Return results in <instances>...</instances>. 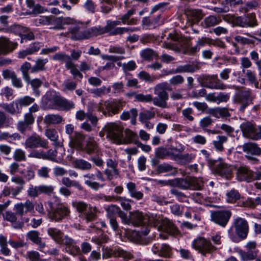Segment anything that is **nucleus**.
<instances>
[{
    "label": "nucleus",
    "mask_w": 261,
    "mask_h": 261,
    "mask_svg": "<svg viewBox=\"0 0 261 261\" xmlns=\"http://www.w3.org/2000/svg\"><path fill=\"white\" fill-rule=\"evenodd\" d=\"M82 25L81 24H80L74 26L71 29V30L73 34L72 37L73 38L84 39H88L94 36L103 34L106 33H109V34H110L111 32L115 28V25L112 23V20H110L107 21V24L104 27L101 26L94 27L86 30L84 32L80 31L81 26Z\"/></svg>",
    "instance_id": "nucleus-1"
},
{
    "label": "nucleus",
    "mask_w": 261,
    "mask_h": 261,
    "mask_svg": "<svg viewBox=\"0 0 261 261\" xmlns=\"http://www.w3.org/2000/svg\"><path fill=\"white\" fill-rule=\"evenodd\" d=\"M249 229L247 221L244 218L237 217L233 220L231 227L228 230V236L233 242H237L236 235L243 240L247 238Z\"/></svg>",
    "instance_id": "nucleus-2"
},
{
    "label": "nucleus",
    "mask_w": 261,
    "mask_h": 261,
    "mask_svg": "<svg viewBox=\"0 0 261 261\" xmlns=\"http://www.w3.org/2000/svg\"><path fill=\"white\" fill-rule=\"evenodd\" d=\"M47 204V216L50 220L60 222L70 216V211L65 204L61 203L54 204L50 201H48Z\"/></svg>",
    "instance_id": "nucleus-3"
},
{
    "label": "nucleus",
    "mask_w": 261,
    "mask_h": 261,
    "mask_svg": "<svg viewBox=\"0 0 261 261\" xmlns=\"http://www.w3.org/2000/svg\"><path fill=\"white\" fill-rule=\"evenodd\" d=\"M125 102L119 99L101 100L98 105V111L106 116L111 117L118 114L125 105Z\"/></svg>",
    "instance_id": "nucleus-4"
},
{
    "label": "nucleus",
    "mask_w": 261,
    "mask_h": 261,
    "mask_svg": "<svg viewBox=\"0 0 261 261\" xmlns=\"http://www.w3.org/2000/svg\"><path fill=\"white\" fill-rule=\"evenodd\" d=\"M207 165L211 170L217 175L227 179L231 178L232 172L230 166L221 159L218 160L208 159Z\"/></svg>",
    "instance_id": "nucleus-5"
},
{
    "label": "nucleus",
    "mask_w": 261,
    "mask_h": 261,
    "mask_svg": "<svg viewBox=\"0 0 261 261\" xmlns=\"http://www.w3.org/2000/svg\"><path fill=\"white\" fill-rule=\"evenodd\" d=\"M103 130L106 133L107 138L114 143L121 144L123 127L120 122L107 123L103 127Z\"/></svg>",
    "instance_id": "nucleus-6"
},
{
    "label": "nucleus",
    "mask_w": 261,
    "mask_h": 261,
    "mask_svg": "<svg viewBox=\"0 0 261 261\" xmlns=\"http://www.w3.org/2000/svg\"><path fill=\"white\" fill-rule=\"evenodd\" d=\"M198 81L202 87L212 89L224 90L227 86L223 83L217 74H203L198 78Z\"/></svg>",
    "instance_id": "nucleus-7"
},
{
    "label": "nucleus",
    "mask_w": 261,
    "mask_h": 261,
    "mask_svg": "<svg viewBox=\"0 0 261 261\" xmlns=\"http://www.w3.org/2000/svg\"><path fill=\"white\" fill-rule=\"evenodd\" d=\"M238 149L242 150L245 153V157L253 164H258L259 160L256 156L261 155V148L255 143L248 142L237 147Z\"/></svg>",
    "instance_id": "nucleus-8"
},
{
    "label": "nucleus",
    "mask_w": 261,
    "mask_h": 261,
    "mask_svg": "<svg viewBox=\"0 0 261 261\" xmlns=\"http://www.w3.org/2000/svg\"><path fill=\"white\" fill-rule=\"evenodd\" d=\"M254 97L255 95L253 94L250 89L241 90L235 94L233 101L240 105L239 110L243 113L246 108L252 103Z\"/></svg>",
    "instance_id": "nucleus-9"
},
{
    "label": "nucleus",
    "mask_w": 261,
    "mask_h": 261,
    "mask_svg": "<svg viewBox=\"0 0 261 261\" xmlns=\"http://www.w3.org/2000/svg\"><path fill=\"white\" fill-rule=\"evenodd\" d=\"M168 84L163 83L158 84L154 87V94L156 96L153 98L152 102L154 105L162 108L167 107V100L168 99V94L166 91Z\"/></svg>",
    "instance_id": "nucleus-10"
},
{
    "label": "nucleus",
    "mask_w": 261,
    "mask_h": 261,
    "mask_svg": "<svg viewBox=\"0 0 261 261\" xmlns=\"http://www.w3.org/2000/svg\"><path fill=\"white\" fill-rule=\"evenodd\" d=\"M193 248L198 250L203 255L207 253H212L217 248L213 245L210 240L203 237H200L195 240L192 244Z\"/></svg>",
    "instance_id": "nucleus-11"
},
{
    "label": "nucleus",
    "mask_w": 261,
    "mask_h": 261,
    "mask_svg": "<svg viewBox=\"0 0 261 261\" xmlns=\"http://www.w3.org/2000/svg\"><path fill=\"white\" fill-rule=\"evenodd\" d=\"M231 215V212L229 210L212 211L211 220L222 227H225L228 224Z\"/></svg>",
    "instance_id": "nucleus-12"
},
{
    "label": "nucleus",
    "mask_w": 261,
    "mask_h": 261,
    "mask_svg": "<svg viewBox=\"0 0 261 261\" xmlns=\"http://www.w3.org/2000/svg\"><path fill=\"white\" fill-rule=\"evenodd\" d=\"M240 128L244 137L257 140L261 139V126L258 128L249 122L243 123L240 125Z\"/></svg>",
    "instance_id": "nucleus-13"
},
{
    "label": "nucleus",
    "mask_w": 261,
    "mask_h": 261,
    "mask_svg": "<svg viewBox=\"0 0 261 261\" xmlns=\"http://www.w3.org/2000/svg\"><path fill=\"white\" fill-rule=\"evenodd\" d=\"M234 169L238 180L250 182L254 180V172L247 166L244 164L236 165Z\"/></svg>",
    "instance_id": "nucleus-14"
},
{
    "label": "nucleus",
    "mask_w": 261,
    "mask_h": 261,
    "mask_svg": "<svg viewBox=\"0 0 261 261\" xmlns=\"http://www.w3.org/2000/svg\"><path fill=\"white\" fill-rule=\"evenodd\" d=\"M54 188L52 186H34L30 184L27 189V195L33 198L38 197L40 194H50L53 192Z\"/></svg>",
    "instance_id": "nucleus-15"
},
{
    "label": "nucleus",
    "mask_w": 261,
    "mask_h": 261,
    "mask_svg": "<svg viewBox=\"0 0 261 261\" xmlns=\"http://www.w3.org/2000/svg\"><path fill=\"white\" fill-rule=\"evenodd\" d=\"M48 142L42 139L39 135L34 134L26 138L24 146L26 149H34L38 147L47 148Z\"/></svg>",
    "instance_id": "nucleus-16"
},
{
    "label": "nucleus",
    "mask_w": 261,
    "mask_h": 261,
    "mask_svg": "<svg viewBox=\"0 0 261 261\" xmlns=\"http://www.w3.org/2000/svg\"><path fill=\"white\" fill-rule=\"evenodd\" d=\"M235 25L243 28L253 27L257 25L255 14L252 13L245 16L237 17L235 19Z\"/></svg>",
    "instance_id": "nucleus-17"
},
{
    "label": "nucleus",
    "mask_w": 261,
    "mask_h": 261,
    "mask_svg": "<svg viewBox=\"0 0 261 261\" xmlns=\"http://www.w3.org/2000/svg\"><path fill=\"white\" fill-rule=\"evenodd\" d=\"M213 40L206 37H202L198 38L196 42V45L190 48H186L184 49L183 53L187 55H194L200 50V47L204 46L207 44L210 45Z\"/></svg>",
    "instance_id": "nucleus-18"
},
{
    "label": "nucleus",
    "mask_w": 261,
    "mask_h": 261,
    "mask_svg": "<svg viewBox=\"0 0 261 261\" xmlns=\"http://www.w3.org/2000/svg\"><path fill=\"white\" fill-rule=\"evenodd\" d=\"M18 45L17 42L11 41L6 37H0V56L6 55L12 53L15 50Z\"/></svg>",
    "instance_id": "nucleus-19"
},
{
    "label": "nucleus",
    "mask_w": 261,
    "mask_h": 261,
    "mask_svg": "<svg viewBox=\"0 0 261 261\" xmlns=\"http://www.w3.org/2000/svg\"><path fill=\"white\" fill-rule=\"evenodd\" d=\"M148 217L147 215H144L142 212H136L130 215V224L134 226H145L148 224Z\"/></svg>",
    "instance_id": "nucleus-20"
},
{
    "label": "nucleus",
    "mask_w": 261,
    "mask_h": 261,
    "mask_svg": "<svg viewBox=\"0 0 261 261\" xmlns=\"http://www.w3.org/2000/svg\"><path fill=\"white\" fill-rule=\"evenodd\" d=\"M34 204L30 200H27L24 203H19L15 205L16 214L22 216L24 214L34 211Z\"/></svg>",
    "instance_id": "nucleus-21"
},
{
    "label": "nucleus",
    "mask_w": 261,
    "mask_h": 261,
    "mask_svg": "<svg viewBox=\"0 0 261 261\" xmlns=\"http://www.w3.org/2000/svg\"><path fill=\"white\" fill-rule=\"evenodd\" d=\"M185 13L188 20L193 23H198L204 15L202 10L194 9L189 8L185 9Z\"/></svg>",
    "instance_id": "nucleus-22"
},
{
    "label": "nucleus",
    "mask_w": 261,
    "mask_h": 261,
    "mask_svg": "<svg viewBox=\"0 0 261 261\" xmlns=\"http://www.w3.org/2000/svg\"><path fill=\"white\" fill-rule=\"evenodd\" d=\"M117 210H118V206L111 205L107 208V217L109 219V224L112 229L116 232L119 233L121 231L120 228L115 216L113 214V212Z\"/></svg>",
    "instance_id": "nucleus-23"
},
{
    "label": "nucleus",
    "mask_w": 261,
    "mask_h": 261,
    "mask_svg": "<svg viewBox=\"0 0 261 261\" xmlns=\"http://www.w3.org/2000/svg\"><path fill=\"white\" fill-rule=\"evenodd\" d=\"M62 242L61 244H64L66 246L67 251L70 254L75 256L80 252V249L73 239L65 236L64 238H62Z\"/></svg>",
    "instance_id": "nucleus-24"
},
{
    "label": "nucleus",
    "mask_w": 261,
    "mask_h": 261,
    "mask_svg": "<svg viewBox=\"0 0 261 261\" xmlns=\"http://www.w3.org/2000/svg\"><path fill=\"white\" fill-rule=\"evenodd\" d=\"M159 231H162L169 234H175L177 233L178 230L176 227L169 220H164L158 226Z\"/></svg>",
    "instance_id": "nucleus-25"
},
{
    "label": "nucleus",
    "mask_w": 261,
    "mask_h": 261,
    "mask_svg": "<svg viewBox=\"0 0 261 261\" xmlns=\"http://www.w3.org/2000/svg\"><path fill=\"white\" fill-rule=\"evenodd\" d=\"M122 132V136L121 137V144H130L132 143L138 142V137L137 134L129 129H126Z\"/></svg>",
    "instance_id": "nucleus-26"
},
{
    "label": "nucleus",
    "mask_w": 261,
    "mask_h": 261,
    "mask_svg": "<svg viewBox=\"0 0 261 261\" xmlns=\"http://www.w3.org/2000/svg\"><path fill=\"white\" fill-rule=\"evenodd\" d=\"M156 170L158 173H168V175L170 176H175L178 173L176 168L166 163L158 165Z\"/></svg>",
    "instance_id": "nucleus-27"
},
{
    "label": "nucleus",
    "mask_w": 261,
    "mask_h": 261,
    "mask_svg": "<svg viewBox=\"0 0 261 261\" xmlns=\"http://www.w3.org/2000/svg\"><path fill=\"white\" fill-rule=\"evenodd\" d=\"M58 19L52 15L41 16L34 20V23L36 26L49 25L57 24V20Z\"/></svg>",
    "instance_id": "nucleus-28"
},
{
    "label": "nucleus",
    "mask_w": 261,
    "mask_h": 261,
    "mask_svg": "<svg viewBox=\"0 0 261 261\" xmlns=\"http://www.w3.org/2000/svg\"><path fill=\"white\" fill-rule=\"evenodd\" d=\"M95 176L94 174L89 173L83 175L85 184L92 189L96 191L102 188L104 185H101L98 182L93 181L95 179Z\"/></svg>",
    "instance_id": "nucleus-29"
},
{
    "label": "nucleus",
    "mask_w": 261,
    "mask_h": 261,
    "mask_svg": "<svg viewBox=\"0 0 261 261\" xmlns=\"http://www.w3.org/2000/svg\"><path fill=\"white\" fill-rule=\"evenodd\" d=\"M126 188L130 196L137 200H141L144 196L143 193L137 189L136 184L133 182H129L126 184Z\"/></svg>",
    "instance_id": "nucleus-30"
},
{
    "label": "nucleus",
    "mask_w": 261,
    "mask_h": 261,
    "mask_svg": "<svg viewBox=\"0 0 261 261\" xmlns=\"http://www.w3.org/2000/svg\"><path fill=\"white\" fill-rule=\"evenodd\" d=\"M15 27L17 31H19V35L21 37V43L23 42V39L28 40L34 39L35 36L33 33L28 28L20 25H17Z\"/></svg>",
    "instance_id": "nucleus-31"
},
{
    "label": "nucleus",
    "mask_w": 261,
    "mask_h": 261,
    "mask_svg": "<svg viewBox=\"0 0 261 261\" xmlns=\"http://www.w3.org/2000/svg\"><path fill=\"white\" fill-rule=\"evenodd\" d=\"M2 108L6 112L12 115L19 114L21 113L20 109L18 107L16 100L9 103H3Z\"/></svg>",
    "instance_id": "nucleus-32"
},
{
    "label": "nucleus",
    "mask_w": 261,
    "mask_h": 261,
    "mask_svg": "<svg viewBox=\"0 0 261 261\" xmlns=\"http://www.w3.org/2000/svg\"><path fill=\"white\" fill-rule=\"evenodd\" d=\"M23 188L22 187H8L5 186L2 191L4 196H10L12 198H15L20 194Z\"/></svg>",
    "instance_id": "nucleus-33"
},
{
    "label": "nucleus",
    "mask_w": 261,
    "mask_h": 261,
    "mask_svg": "<svg viewBox=\"0 0 261 261\" xmlns=\"http://www.w3.org/2000/svg\"><path fill=\"white\" fill-rule=\"evenodd\" d=\"M27 237L35 244L38 245L40 248H43L45 246V243L42 241V239L39 236V232L36 230H31L27 234Z\"/></svg>",
    "instance_id": "nucleus-34"
},
{
    "label": "nucleus",
    "mask_w": 261,
    "mask_h": 261,
    "mask_svg": "<svg viewBox=\"0 0 261 261\" xmlns=\"http://www.w3.org/2000/svg\"><path fill=\"white\" fill-rule=\"evenodd\" d=\"M48 62V60L47 58H37L35 61L34 65L31 68V73H36L46 70L45 65Z\"/></svg>",
    "instance_id": "nucleus-35"
},
{
    "label": "nucleus",
    "mask_w": 261,
    "mask_h": 261,
    "mask_svg": "<svg viewBox=\"0 0 261 261\" xmlns=\"http://www.w3.org/2000/svg\"><path fill=\"white\" fill-rule=\"evenodd\" d=\"M244 207L254 209L258 206H261V196H258L255 198L248 197L243 201Z\"/></svg>",
    "instance_id": "nucleus-36"
},
{
    "label": "nucleus",
    "mask_w": 261,
    "mask_h": 261,
    "mask_svg": "<svg viewBox=\"0 0 261 261\" xmlns=\"http://www.w3.org/2000/svg\"><path fill=\"white\" fill-rule=\"evenodd\" d=\"M174 187H177L183 190H190V177L186 178H174Z\"/></svg>",
    "instance_id": "nucleus-37"
},
{
    "label": "nucleus",
    "mask_w": 261,
    "mask_h": 261,
    "mask_svg": "<svg viewBox=\"0 0 261 261\" xmlns=\"http://www.w3.org/2000/svg\"><path fill=\"white\" fill-rule=\"evenodd\" d=\"M47 234L55 241V242L61 245L62 239L63 237V232L56 228L50 227L47 229Z\"/></svg>",
    "instance_id": "nucleus-38"
},
{
    "label": "nucleus",
    "mask_w": 261,
    "mask_h": 261,
    "mask_svg": "<svg viewBox=\"0 0 261 261\" xmlns=\"http://www.w3.org/2000/svg\"><path fill=\"white\" fill-rule=\"evenodd\" d=\"M57 18H58L59 19L58 20H57V24H73V26H71L70 28H69V31L71 33V38L73 39H75V40H78L77 39H74L72 37V36H73V34L71 32V29L72 28H73L74 26L75 25H77L80 24H81L82 25L81 26V29H80V31H81L82 32H84V31H83L82 30V29H83V24L81 23H76L75 24V20L73 18H71L70 17H64V18H63V17H57Z\"/></svg>",
    "instance_id": "nucleus-39"
},
{
    "label": "nucleus",
    "mask_w": 261,
    "mask_h": 261,
    "mask_svg": "<svg viewBox=\"0 0 261 261\" xmlns=\"http://www.w3.org/2000/svg\"><path fill=\"white\" fill-rule=\"evenodd\" d=\"M57 106L62 110L66 111H70L75 108V103L73 101L68 100L62 96H60Z\"/></svg>",
    "instance_id": "nucleus-40"
},
{
    "label": "nucleus",
    "mask_w": 261,
    "mask_h": 261,
    "mask_svg": "<svg viewBox=\"0 0 261 261\" xmlns=\"http://www.w3.org/2000/svg\"><path fill=\"white\" fill-rule=\"evenodd\" d=\"M99 212L96 206H92L89 205L87 210L83 214L84 217L87 222L94 221L97 217V214Z\"/></svg>",
    "instance_id": "nucleus-41"
},
{
    "label": "nucleus",
    "mask_w": 261,
    "mask_h": 261,
    "mask_svg": "<svg viewBox=\"0 0 261 261\" xmlns=\"http://www.w3.org/2000/svg\"><path fill=\"white\" fill-rule=\"evenodd\" d=\"M85 151L88 154L98 153L99 149L97 143L92 138H89L85 147Z\"/></svg>",
    "instance_id": "nucleus-42"
},
{
    "label": "nucleus",
    "mask_w": 261,
    "mask_h": 261,
    "mask_svg": "<svg viewBox=\"0 0 261 261\" xmlns=\"http://www.w3.org/2000/svg\"><path fill=\"white\" fill-rule=\"evenodd\" d=\"M63 117L60 115L49 114L45 116L44 123L47 125L57 124L61 123Z\"/></svg>",
    "instance_id": "nucleus-43"
},
{
    "label": "nucleus",
    "mask_w": 261,
    "mask_h": 261,
    "mask_svg": "<svg viewBox=\"0 0 261 261\" xmlns=\"http://www.w3.org/2000/svg\"><path fill=\"white\" fill-rule=\"evenodd\" d=\"M227 140V137L225 136H218L216 140H214L212 144L217 151L222 152L224 150L223 143L226 142Z\"/></svg>",
    "instance_id": "nucleus-44"
},
{
    "label": "nucleus",
    "mask_w": 261,
    "mask_h": 261,
    "mask_svg": "<svg viewBox=\"0 0 261 261\" xmlns=\"http://www.w3.org/2000/svg\"><path fill=\"white\" fill-rule=\"evenodd\" d=\"M60 96L56 91H49L46 93L43 98L46 103H54L57 106Z\"/></svg>",
    "instance_id": "nucleus-45"
},
{
    "label": "nucleus",
    "mask_w": 261,
    "mask_h": 261,
    "mask_svg": "<svg viewBox=\"0 0 261 261\" xmlns=\"http://www.w3.org/2000/svg\"><path fill=\"white\" fill-rule=\"evenodd\" d=\"M239 254L242 261H249L255 259L257 256L256 251H247L243 250H240Z\"/></svg>",
    "instance_id": "nucleus-46"
},
{
    "label": "nucleus",
    "mask_w": 261,
    "mask_h": 261,
    "mask_svg": "<svg viewBox=\"0 0 261 261\" xmlns=\"http://www.w3.org/2000/svg\"><path fill=\"white\" fill-rule=\"evenodd\" d=\"M204 182L202 178L190 177V190H200L204 186Z\"/></svg>",
    "instance_id": "nucleus-47"
},
{
    "label": "nucleus",
    "mask_w": 261,
    "mask_h": 261,
    "mask_svg": "<svg viewBox=\"0 0 261 261\" xmlns=\"http://www.w3.org/2000/svg\"><path fill=\"white\" fill-rule=\"evenodd\" d=\"M211 114L216 118L227 117L230 116L228 109L218 107L211 110Z\"/></svg>",
    "instance_id": "nucleus-48"
},
{
    "label": "nucleus",
    "mask_w": 261,
    "mask_h": 261,
    "mask_svg": "<svg viewBox=\"0 0 261 261\" xmlns=\"http://www.w3.org/2000/svg\"><path fill=\"white\" fill-rule=\"evenodd\" d=\"M62 184L67 188L73 187L77 188L80 191L83 190V186L76 180H71L69 177H64L61 179Z\"/></svg>",
    "instance_id": "nucleus-49"
},
{
    "label": "nucleus",
    "mask_w": 261,
    "mask_h": 261,
    "mask_svg": "<svg viewBox=\"0 0 261 261\" xmlns=\"http://www.w3.org/2000/svg\"><path fill=\"white\" fill-rule=\"evenodd\" d=\"M74 166L76 168L81 170H89L92 169V165L84 159H76L74 162Z\"/></svg>",
    "instance_id": "nucleus-50"
},
{
    "label": "nucleus",
    "mask_w": 261,
    "mask_h": 261,
    "mask_svg": "<svg viewBox=\"0 0 261 261\" xmlns=\"http://www.w3.org/2000/svg\"><path fill=\"white\" fill-rule=\"evenodd\" d=\"M52 59L55 61H59L65 63V67L72 61L70 56L63 53L55 54L53 56Z\"/></svg>",
    "instance_id": "nucleus-51"
},
{
    "label": "nucleus",
    "mask_w": 261,
    "mask_h": 261,
    "mask_svg": "<svg viewBox=\"0 0 261 261\" xmlns=\"http://www.w3.org/2000/svg\"><path fill=\"white\" fill-rule=\"evenodd\" d=\"M198 69L199 67L197 65L186 64L178 66L176 69V72L177 73L194 72Z\"/></svg>",
    "instance_id": "nucleus-52"
},
{
    "label": "nucleus",
    "mask_w": 261,
    "mask_h": 261,
    "mask_svg": "<svg viewBox=\"0 0 261 261\" xmlns=\"http://www.w3.org/2000/svg\"><path fill=\"white\" fill-rule=\"evenodd\" d=\"M111 90V89L110 86L107 88L106 86H103L98 88L91 89L90 93L95 97H101L109 93Z\"/></svg>",
    "instance_id": "nucleus-53"
},
{
    "label": "nucleus",
    "mask_w": 261,
    "mask_h": 261,
    "mask_svg": "<svg viewBox=\"0 0 261 261\" xmlns=\"http://www.w3.org/2000/svg\"><path fill=\"white\" fill-rule=\"evenodd\" d=\"M221 21L220 18L214 15H210L204 19L203 23L204 27L207 28L218 24Z\"/></svg>",
    "instance_id": "nucleus-54"
},
{
    "label": "nucleus",
    "mask_w": 261,
    "mask_h": 261,
    "mask_svg": "<svg viewBox=\"0 0 261 261\" xmlns=\"http://www.w3.org/2000/svg\"><path fill=\"white\" fill-rule=\"evenodd\" d=\"M16 101L21 111L22 107H27L30 105L34 102L35 99L29 96H25L16 99Z\"/></svg>",
    "instance_id": "nucleus-55"
},
{
    "label": "nucleus",
    "mask_w": 261,
    "mask_h": 261,
    "mask_svg": "<svg viewBox=\"0 0 261 261\" xmlns=\"http://www.w3.org/2000/svg\"><path fill=\"white\" fill-rule=\"evenodd\" d=\"M67 69L70 70L71 74L74 78L79 77L82 79L83 77V74L77 68V65L72 61L65 67Z\"/></svg>",
    "instance_id": "nucleus-56"
},
{
    "label": "nucleus",
    "mask_w": 261,
    "mask_h": 261,
    "mask_svg": "<svg viewBox=\"0 0 261 261\" xmlns=\"http://www.w3.org/2000/svg\"><path fill=\"white\" fill-rule=\"evenodd\" d=\"M104 173L107 176V179L110 180L117 178L120 175V172L117 168V166L114 167V168L106 169Z\"/></svg>",
    "instance_id": "nucleus-57"
},
{
    "label": "nucleus",
    "mask_w": 261,
    "mask_h": 261,
    "mask_svg": "<svg viewBox=\"0 0 261 261\" xmlns=\"http://www.w3.org/2000/svg\"><path fill=\"white\" fill-rule=\"evenodd\" d=\"M138 30L137 28H130V27H118L115 28L111 32L110 35L115 36L117 35H122L124 33H128L129 32H133Z\"/></svg>",
    "instance_id": "nucleus-58"
},
{
    "label": "nucleus",
    "mask_w": 261,
    "mask_h": 261,
    "mask_svg": "<svg viewBox=\"0 0 261 261\" xmlns=\"http://www.w3.org/2000/svg\"><path fill=\"white\" fill-rule=\"evenodd\" d=\"M258 7L259 4L257 1H252L247 2L244 6H242L240 8V11L246 13L249 11L256 9Z\"/></svg>",
    "instance_id": "nucleus-59"
},
{
    "label": "nucleus",
    "mask_w": 261,
    "mask_h": 261,
    "mask_svg": "<svg viewBox=\"0 0 261 261\" xmlns=\"http://www.w3.org/2000/svg\"><path fill=\"white\" fill-rule=\"evenodd\" d=\"M31 64L30 63L25 62L20 66V70L22 73V76L24 81H29V77H30L29 71L31 70L32 68Z\"/></svg>",
    "instance_id": "nucleus-60"
},
{
    "label": "nucleus",
    "mask_w": 261,
    "mask_h": 261,
    "mask_svg": "<svg viewBox=\"0 0 261 261\" xmlns=\"http://www.w3.org/2000/svg\"><path fill=\"white\" fill-rule=\"evenodd\" d=\"M141 56L145 60L150 61L154 57H157L158 54L152 49L146 48L141 51Z\"/></svg>",
    "instance_id": "nucleus-61"
},
{
    "label": "nucleus",
    "mask_w": 261,
    "mask_h": 261,
    "mask_svg": "<svg viewBox=\"0 0 261 261\" xmlns=\"http://www.w3.org/2000/svg\"><path fill=\"white\" fill-rule=\"evenodd\" d=\"M82 7L88 13L93 14L96 12V5L92 0H86Z\"/></svg>",
    "instance_id": "nucleus-62"
},
{
    "label": "nucleus",
    "mask_w": 261,
    "mask_h": 261,
    "mask_svg": "<svg viewBox=\"0 0 261 261\" xmlns=\"http://www.w3.org/2000/svg\"><path fill=\"white\" fill-rule=\"evenodd\" d=\"M226 196V200L229 203H234L240 198V193L234 189H232L228 192Z\"/></svg>",
    "instance_id": "nucleus-63"
},
{
    "label": "nucleus",
    "mask_w": 261,
    "mask_h": 261,
    "mask_svg": "<svg viewBox=\"0 0 261 261\" xmlns=\"http://www.w3.org/2000/svg\"><path fill=\"white\" fill-rule=\"evenodd\" d=\"M72 204L79 213L83 214L89 206V205L83 201H74L72 202Z\"/></svg>",
    "instance_id": "nucleus-64"
}]
</instances>
